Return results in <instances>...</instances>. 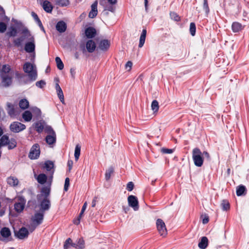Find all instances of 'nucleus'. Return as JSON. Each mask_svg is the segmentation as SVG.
Here are the masks:
<instances>
[{
  "label": "nucleus",
  "instance_id": "nucleus-62",
  "mask_svg": "<svg viewBox=\"0 0 249 249\" xmlns=\"http://www.w3.org/2000/svg\"><path fill=\"white\" fill-rule=\"evenodd\" d=\"M33 110L35 111L36 113L39 114L40 113V110L37 107L33 108Z\"/></svg>",
  "mask_w": 249,
  "mask_h": 249
},
{
  "label": "nucleus",
  "instance_id": "nucleus-29",
  "mask_svg": "<svg viewBox=\"0 0 249 249\" xmlns=\"http://www.w3.org/2000/svg\"><path fill=\"white\" fill-rule=\"evenodd\" d=\"M246 188L245 186L240 185L236 188V195L237 196H241L245 194Z\"/></svg>",
  "mask_w": 249,
  "mask_h": 249
},
{
  "label": "nucleus",
  "instance_id": "nucleus-7",
  "mask_svg": "<svg viewBox=\"0 0 249 249\" xmlns=\"http://www.w3.org/2000/svg\"><path fill=\"white\" fill-rule=\"evenodd\" d=\"M156 226L159 233L164 237L167 234V230L164 221L161 219H158L156 221Z\"/></svg>",
  "mask_w": 249,
  "mask_h": 249
},
{
  "label": "nucleus",
  "instance_id": "nucleus-34",
  "mask_svg": "<svg viewBox=\"0 0 249 249\" xmlns=\"http://www.w3.org/2000/svg\"><path fill=\"white\" fill-rule=\"evenodd\" d=\"M55 3L61 7L67 6L70 4L69 0H55Z\"/></svg>",
  "mask_w": 249,
  "mask_h": 249
},
{
  "label": "nucleus",
  "instance_id": "nucleus-5",
  "mask_svg": "<svg viewBox=\"0 0 249 249\" xmlns=\"http://www.w3.org/2000/svg\"><path fill=\"white\" fill-rule=\"evenodd\" d=\"M44 213L42 211H38L35 213L32 218V223L29 226V230L32 232L38 225L41 224L43 221Z\"/></svg>",
  "mask_w": 249,
  "mask_h": 249
},
{
  "label": "nucleus",
  "instance_id": "nucleus-19",
  "mask_svg": "<svg viewBox=\"0 0 249 249\" xmlns=\"http://www.w3.org/2000/svg\"><path fill=\"white\" fill-rule=\"evenodd\" d=\"M96 48V45L95 42L92 40H89L87 41L86 43V48L87 49V51L89 53H92L94 52Z\"/></svg>",
  "mask_w": 249,
  "mask_h": 249
},
{
  "label": "nucleus",
  "instance_id": "nucleus-20",
  "mask_svg": "<svg viewBox=\"0 0 249 249\" xmlns=\"http://www.w3.org/2000/svg\"><path fill=\"white\" fill-rule=\"evenodd\" d=\"M35 177L40 184H43L47 181V177L44 174H40L38 176L35 175Z\"/></svg>",
  "mask_w": 249,
  "mask_h": 249
},
{
  "label": "nucleus",
  "instance_id": "nucleus-46",
  "mask_svg": "<svg viewBox=\"0 0 249 249\" xmlns=\"http://www.w3.org/2000/svg\"><path fill=\"white\" fill-rule=\"evenodd\" d=\"M170 15L171 18L175 21H179L180 19V18L178 16V15L175 12H171L170 14Z\"/></svg>",
  "mask_w": 249,
  "mask_h": 249
},
{
  "label": "nucleus",
  "instance_id": "nucleus-1",
  "mask_svg": "<svg viewBox=\"0 0 249 249\" xmlns=\"http://www.w3.org/2000/svg\"><path fill=\"white\" fill-rule=\"evenodd\" d=\"M51 190V183L49 185L43 187L40 194L37 196L38 202L40 211L44 212L48 210L51 206V202L49 198V195Z\"/></svg>",
  "mask_w": 249,
  "mask_h": 249
},
{
  "label": "nucleus",
  "instance_id": "nucleus-35",
  "mask_svg": "<svg viewBox=\"0 0 249 249\" xmlns=\"http://www.w3.org/2000/svg\"><path fill=\"white\" fill-rule=\"evenodd\" d=\"M77 246L76 249H84L85 248V242L82 238H79L76 241Z\"/></svg>",
  "mask_w": 249,
  "mask_h": 249
},
{
  "label": "nucleus",
  "instance_id": "nucleus-47",
  "mask_svg": "<svg viewBox=\"0 0 249 249\" xmlns=\"http://www.w3.org/2000/svg\"><path fill=\"white\" fill-rule=\"evenodd\" d=\"M32 16L35 20L37 22L39 26H42V23L37 15L34 12L32 13Z\"/></svg>",
  "mask_w": 249,
  "mask_h": 249
},
{
  "label": "nucleus",
  "instance_id": "nucleus-57",
  "mask_svg": "<svg viewBox=\"0 0 249 249\" xmlns=\"http://www.w3.org/2000/svg\"><path fill=\"white\" fill-rule=\"evenodd\" d=\"M68 166L69 167V171H70L72 168V166H73V161L72 160H68Z\"/></svg>",
  "mask_w": 249,
  "mask_h": 249
},
{
  "label": "nucleus",
  "instance_id": "nucleus-3",
  "mask_svg": "<svg viewBox=\"0 0 249 249\" xmlns=\"http://www.w3.org/2000/svg\"><path fill=\"white\" fill-rule=\"evenodd\" d=\"M192 158L195 165L197 167L202 166L204 160H210L209 154L207 151L202 152L198 148H195L192 151Z\"/></svg>",
  "mask_w": 249,
  "mask_h": 249
},
{
  "label": "nucleus",
  "instance_id": "nucleus-50",
  "mask_svg": "<svg viewBox=\"0 0 249 249\" xmlns=\"http://www.w3.org/2000/svg\"><path fill=\"white\" fill-rule=\"evenodd\" d=\"M70 185V179L67 178L65 180V184L64 189L65 191H67Z\"/></svg>",
  "mask_w": 249,
  "mask_h": 249
},
{
  "label": "nucleus",
  "instance_id": "nucleus-56",
  "mask_svg": "<svg viewBox=\"0 0 249 249\" xmlns=\"http://www.w3.org/2000/svg\"><path fill=\"white\" fill-rule=\"evenodd\" d=\"M0 16L4 17L5 18L8 19L7 17L5 15V11L3 8L0 6Z\"/></svg>",
  "mask_w": 249,
  "mask_h": 249
},
{
  "label": "nucleus",
  "instance_id": "nucleus-44",
  "mask_svg": "<svg viewBox=\"0 0 249 249\" xmlns=\"http://www.w3.org/2000/svg\"><path fill=\"white\" fill-rule=\"evenodd\" d=\"M196 25L194 23L192 22L190 23V32L192 36H195L196 34Z\"/></svg>",
  "mask_w": 249,
  "mask_h": 249
},
{
  "label": "nucleus",
  "instance_id": "nucleus-8",
  "mask_svg": "<svg viewBox=\"0 0 249 249\" xmlns=\"http://www.w3.org/2000/svg\"><path fill=\"white\" fill-rule=\"evenodd\" d=\"M40 147L38 144L33 145L29 154V157L31 159H36L40 155Z\"/></svg>",
  "mask_w": 249,
  "mask_h": 249
},
{
  "label": "nucleus",
  "instance_id": "nucleus-53",
  "mask_svg": "<svg viewBox=\"0 0 249 249\" xmlns=\"http://www.w3.org/2000/svg\"><path fill=\"white\" fill-rule=\"evenodd\" d=\"M134 187V184L132 182H129L126 186V189L128 191H131Z\"/></svg>",
  "mask_w": 249,
  "mask_h": 249
},
{
  "label": "nucleus",
  "instance_id": "nucleus-28",
  "mask_svg": "<svg viewBox=\"0 0 249 249\" xmlns=\"http://www.w3.org/2000/svg\"><path fill=\"white\" fill-rule=\"evenodd\" d=\"M22 118L25 122H30L31 121L33 116L30 111L26 110L24 111L22 115Z\"/></svg>",
  "mask_w": 249,
  "mask_h": 249
},
{
  "label": "nucleus",
  "instance_id": "nucleus-54",
  "mask_svg": "<svg viewBox=\"0 0 249 249\" xmlns=\"http://www.w3.org/2000/svg\"><path fill=\"white\" fill-rule=\"evenodd\" d=\"M36 85L37 87L42 88L45 85V82L43 80H40L39 81H37Z\"/></svg>",
  "mask_w": 249,
  "mask_h": 249
},
{
  "label": "nucleus",
  "instance_id": "nucleus-33",
  "mask_svg": "<svg viewBox=\"0 0 249 249\" xmlns=\"http://www.w3.org/2000/svg\"><path fill=\"white\" fill-rule=\"evenodd\" d=\"M81 146L79 144H77L74 150V158L76 161H77L80 155Z\"/></svg>",
  "mask_w": 249,
  "mask_h": 249
},
{
  "label": "nucleus",
  "instance_id": "nucleus-31",
  "mask_svg": "<svg viewBox=\"0 0 249 249\" xmlns=\"http://www.w3.org/2000/svg\"><path fill=\"white\" fill-rule=\"evenodd\" d=\"M19 107L22 109H25L29 107V102L25 99H21L19 103Z\"/></svg>",
  "mask_w": 249,
  "mask_h": 249
},
{
  "label": "nucleus",
  "instance_id": "nucleus-37",
  "mask_svg": "<svg viewBox=\"0 0 249 249\" xmlns=\"http://www.w3.org/2000/svg\"><path fill=\"white\" fill-rule=\"evenodd\" d=\"M8 147L9 149H12L16 147L17 145V142L14 139H9V142L7 143Z\"/></svg>",
  "mask_w": 249,
  "mask_h": 249
},
{
  "label": "nucleus",
  "instance_id": "nucleus-48",
  "mask_svg": "<svg viewBox=\"0 0 249 249\" xmlns=\"http://www.w3.org/2000/svg\"><path fill=\"white\" fill-rule=\"evenodd\" d=\"M203 9L207 14H208L209 13V6H208V2H207V0H204Z\"/></svg>",
  "mask_w": 249,
  "mask_h": 249
},
{
  "label": "nucleus",
  "instance_id": "nucleus-13",
  "mask_svg": "<svg viewBox=\"0 0 249 249\" xmlns=\"http://www.w3.org/2000/svg\"><path fill=\"white\" fill-rule=\"evenodd\" d=\"M13 74L11 75H0L1 81L2 86L8 87L12 83V77Z\"/></svg>",
  "mask_w": 249,
  "mask_h": 249
},
{
  "label": "nucleus",
  "instance_id": "nucleus-55",
  "mask_svg": "<svg viewBox=\"0 0 249 249\" xmlns=\"http://www.w3.org/2000/svg\"><path fill=\"white\" fill-rule=\"evenodd\" d=\"M87 202H85V203L84 204V205L82 207V210L79 214V217H82L83 214L84 213L85 211L86 210V209L87 208Z\"/></svg>",
  "mask_w": 249,
  "mask_h": 249
},
{
  "label": "nucleus",
  "instance_id": "nucleus-12",
  "mask_svg": "<svg viewBox=\"0 0 249 249\" xmlns=\"http://www.w3.org/2000/svg\"><path fill=\"white\" fill-rule=\"evenodd\" d=\"M25 128L26 126L24 124L18 122H13L10 126L11 131L15 133L22 131L25 129Z\"/></svg>",
  "mask_w": 249,
  "mask_h": 249
},
{
  "label": "nucleus",
  "instance_id": "nucleus-27",
  "mask_svg": "<svg viewBox=\"0 0 249 249\" xmlns=\"http://www.w3.org/2000/svg\"><path fill=\"white\" fill-rule=\"evenodd\" d=\"M11 75L12 72L10 71V67L8 65H3L1 70L0 71V75Z\"/></svg>",
  "mask_w": 249,
  "mask_h": 249
},
{
  "label": "nucleus",
  "instance_id": "nucleus-6",
  "mask_svg": "<svg viewBox=\"0 0 249 249\" xmlns=\"http://www.w3.org/2000/svg\"><path fill=\"white\" fill-rule=\"evenodd\" d=\"M45 132L47 133L45 138L46 142L50 145L54 144L56 141V135L55 131L51 126L46 125Z\"/></svg>",
  "mask_w": 249,
  "mask_h": 249
},
{
  "label": "nucleus",
  "instance_id": "nucleus-49",
  "mask_svg": "<svg viewBox=\"0 0 249 249\" xmlns=\"http://www.w3.org/2000/svg\"><path fill=\"white\" fill-rule=\"evenodd\" d=\"M7 28V26L5 23L3 22H0V32L4 33Z\"/></svg>",
  "mask_w": 249,
  "mask_h": 249
},
{
  "label": "nucleus",
  "instance_id": "nucleus-61",
  "mask_svg": "<svg viewBox=\"0 0 249 249\" xmlns=\"http://www.w3.org/2000/svg\"><path fill=\"white\" fill-rule=\"evenodd\" d=\"M107 1L111 4H115L117 2V0H107Z\"/></svg>",
  "mask_w": 249,
  "mask_h": 249
},
{
  "label": "nucleus",
  "instance_id": "nucleus-51",
  "mask_svg": "<svg viewBox=\"0 0 249 249\" xmlns=\"http://www.w3.org/2000/svg\"><path fill=\"white\" fill-rule=\"evenodd\" d=\"M132 66V62L129 61L126 63V64L125 65V68L127 71H130L131 69Z\"/></svg>",
  "mask_w": 249,
  "mask_h": 249
},
{
  "label": "nucleus",
  "instance_id": "nucleus-14",
  "mask_svg": "<svg viewBox=\"0 0 249 249\" xmlns=\"http://www.w3.org/2000/svg\"><path fill=\"white\" fill-rule=\"evenodd\" d=\"M29 231L25 228H21L16 233V236L20 239H24L28 235Z\"/></svg>",
  "mask_w": 249,
  "mask_h": 249
},
{
  "label": "nucleus",
  "instance_id": "nucleus-10",
  "mask_svg": "<svg viewBox=\"0 0 249 249\" xmlns=\"http://www.w3.org/2000/svg\"><path fill=\"white\" fill-rule=\"evenodd\" d=\"M53 167L54 164L53 162L52 161L48 160L46 161L44 163V168L46 169L47 171L50 172L51 174V176L49 177L48 181L47 183L48 185H49L50 183H52L53 175L54 173Z\"/></svg>",
  "mask_w": 249,
  "mask_h": 249
},
{
  "label": "nucleus",
  "instance_id": "nucleus-42",
  "mask_svg": "<svg viewBox=\"0 0 249 249\" xmlns=\"http://www.w3.org/2000/svg\"><path fill=\"white\" fill-rule=\"evenodd\" d=\"M221 205L223 210L224 211H226L230 209V204L227 200H223Z\"/></svg>",
  "mask_w": 249,
  "mask_h": 249
},
{
  "label": "nucleus",
  "instance_id": "nucleus-45",
  "mask_svg": "<svg viewBox=\"0 0 249 249\" xmlns=\"http://www.w3.org/2000/svg\"><path fill=\"white\" fill-rule=\"evenodd\" d=\"M71 238L67 239L64 245V249H69L71 246Z\"/></svg>",
  "mask_w": 249,
  "mask_h": 249
},
{
  "label": "nucleus",
  "instance_id": "nucleus-18",
  "mask_svg": "<svg viewBox=\"0 0 249 249\" xmlns=\"http://www.w3.org/2000/svg\"><path fill=\"white\" fill-rule=\"evenodd\" d=\"M7 182L11 186L16 187L18 184L19 181L17 178L10 176L7 178Z\"/></svg>",
  "mask_w": 249,
  "mask_h": 249
},
{
  "label": "nucleus",
  "instance_id": "nucleus-52",
  "mask_svg": "<svg viewBox=\"0 0 249 249\" xmlns=\"http://www.w3.org/2000/svg\"><path fill=\"white\" fill-rule=\"evenodd\" d=\"M161 151L164 154H171L173 153V150L172 149L162 148Z\"/></svg>",
  "mask_w": 249,
  "mask_h": 249
},
{
  "label": "nucleus",
  "instance_id": "nucleus-17",
  "mask_svg": "<svg viewBox=\"0 0 249 249\" xmlns=\"http://www.w3.org/2000/svg\"><path fill=\"white\" fill-rule=\"evenodd\" d=\"M85 35L88 38L93 37L96 33V30L91 27H89L85 30Z\"/></svg>",
  "mask_w": 249,
  "mask_h": 249
},
{
  "label": "nucleus",
  "instance_id": "nucleus-40",
  "mask_svg": "<svg viewBox=\"0 0 249 249\" xmlns=\"http://www.w3.org/2000/svg\"><path fill=\"white\" fill-rule=\"evenodd\" d=\"M0 142L2 146L6 145L9 142L8 136L6 135L2 136L0 139Z\"/></svg>",
  "mask_w": 249,
  "mask_h": 249
},
{
  "label": "nucleus",
  "instance_id": "nucleus-26",
  "mask_svg": "<svg viewBox=\"0 0 249 249\" xmlns=\"http://www.w3.org/2000/svg\"><path fill=\"white\" fill-rule=\"evenodd\" d=\"M208 240L206 237H202L200 242L198 243V247L200 249H205L208 246Z\"/></svg>",
  "mask_w": 249,
  "mask_h": 249
},
{
  "label": "nucleus",
  "instance_id": "nucleus-39",
  "mask_svg": "<svg viewBox=\"0 0 249 249\" xmlns=\"http://www.w3.org/2000/svg\"><path fill=\"white\" fill-rule=\"evenodd\" d=\"M159 108V103L157 100H154L151 104V109L154 113L157 112Z\"/></svg>",
  "mask_w": 249,
  "mask_h": 249
},
{
  "label": "nucleus",
  "instance_id": "nucleus-43",
  "mask_svg": "<svg viewBox=\"0 0 249 249\" xmlns=\"http://www.w3.org/2000/svg\"><path fill=\"white\" fill-rule=\"evenodd\" d=\"M24 40V38L23 37H20L15 39L14 40V43L15 46L17 47H19L21 45L22 42Z\"/></svg>",
  "mask_w": 249,
  "mask_h": 249
},
{
  "label": "nucleus",
  "instance_id": "nucleus-4",
  "mask_svg": "<svg viewBox=\"0 0 249 249\" xmlns=\"http://www.w3.org/2000/svg\"><path fill=\"white\" fill-rule=\"evenodd\" d=\"M24 72L27 74L29 78L32 81L37 78V71L35 65L29 62L25 63L23 67Z\"/></svg>",
  "mask_w": 249,
  "mask_h": 249
},
{
  "label": "nucleus",
  "instance_id": "nucleus-15",
  "mask_svg": "<svg viewBox=\"0 0 249 249\" xmlns=\"http://www.w3.org/2000/svg\"><path fill=\"white\" fill-rule=\"evenodd\" d=\"M97 1H94V2L91 5V10L89 13V17L90 18H94L97 15Z\"/></svg>",
  "mask_w": 249,
  "mask_h": 249
},
{
  "label": "nucleus",
  "instance_id": "nucleus-2",
  "mask_svg": "<svg viewBox=\"0 0 249 249\" xmlns=\"http://www.w3.org/2000/svg\"><path fill=\"white\" fill-rule=\"evenodd\" d=\"M24 37L26 38L28 41L25 44L24 50L28 53H31L30 60L33 61L35 57V38L27 29L22 31Z\"/></svg>",
  "mask_w": 249,
  "mask_h": 249
},
{
  "label": "nucleus",
  "instance_id": "nucleus-60",
  "mask_svg": "<svg viewBox=\"0 0 249 249\" xmlns=\"http://www.w3.org/2000/svg\"><path fill=\"white\" fill-rule=\"evenodd\" d=\"M81 217L79 216L76 219L74 220L73 223L76 225H78L80 223Z\"/></svg>",
  "mask_w": 249,
  "mask_h": 249
},
{
  "label": "nucleus",
  "instance_id": "nucleus-64",
  "mask_svg": "<svg viewBox=\"0 0 249 249\" xmlns=\"http://www.w3.org/2000/svg\"><path fill=\"white\" fill-rule=\"evenodd\" d=\"M96 199L95 198H94L93 200H92V207H94L96 205Z\"/></svg>",
  "mask_w": 249,
  "mask_h": 249
},
{
  "label": "nucleus",
  "instance_id": "nucleus-22",
  "mask_svg": "<svg viewBox=\"0 0 249 249\" xmlns=\"http://www.w3.org/2000/svg\"><path fill=\"white\" fill-rule=\"evenodd\" d=\"M146 33L147 32L146 29H143L142 31V34L140 37V41L139 44V48H142L144 44L146 36Z\"/></svg>",
  "mask_w": 249,
  "mask_h": 249
},
{
  "label": "nucleus",
  "instance_id": "nucleus-23",
  "mask_svg": "<svg viewBox=\"0 0 249 249\" xmlns=\"http://www.w3.org/2000/svg\"><path fill=\"white\" fill-rule=\"evenodd\" d=\"M43 9L47 13H51L53 10V6L51 3L47 0H45L42 3Z\"/></svg>",
  "mask_w": 249,
  "mask_h": 249
},
{
  "label": "nucleus",
  "instance_id": "nucleus-21",
  "mask_svg": "<svg viewBox=\"0 0 249 249\" xmlns=\"http://www.w3.org/2000/svg\"><path fill=\"white\" fill-rule=\"evenodd\" d=\"M66 24L63 21H59L56 25V30L60 33H63L66 30Z\"/></svg>",
  "mask_w": 249,
  "mask_h": 249
},
{
  "label": "nucleus",
  "instance_id": "nucleus-59",
  "mask_svg": "<svg viewBox=\"0 0 249 249\" xmlns=\"http://www.w3.org/2000/svg\"><path fill=\"white\" fill-rule=\"evenodd\" d=\"M10 35L11 36H15L17 35V31L15 28H13L12 31L10 33Z\"/></svg>",
  "mask_w": 249,
  "mask_h": 249
},
{
  "label": "nucleus",
  "instance_id": "nucleus-38",
  "mask_svg": "<svg viewBox=\"0 0 249 249\" xmlns=\"http://www.w3.org/2000/svg\"><path fill=\"white\" fill-rule=\"evenodd\" d=\"M8 113L11 117H14L16 115L15 110L13 106L10 104H8Z\"/></svg>",
  "mask_w": 249,
  "mask_h": 249
},
{
  "label": "nucleus",
  "instance_id": "nucleus-9",
  "mask_svg": "<svg viewBox=\"0 0 249 249\" xmlns=\"http://www.w3.org/2000/svg\"><path fill=\"white\" fill-rule=\"evenodd\" d=\"M18 202L15 204L14 208L17 212L20 213L24 208L26 200L22 196H18Z\"/></svg>",
  "mask_w": 249,
  "mask_h": 249
},
{
  "label": "nucleus",
  "instance_id": "nucleus-41",
  "mask_svg": "<svg viewBox=\"0 0 249 249\" xmlns=\"http://www.w3.org/2000/svg\"><path fill=\"white\" fill-rule=\"evenodd\" d=\"M55 62L57 64V67L59 70H61L64 68V64L60 57H56L55 58Z\"/></svg>",
  "mask_w": 249,
  "mask_h": 249
},
{
  "label": "nucleus",
  "instance_id": "nucleus-11",
  "mask_svg": "<svg viewBox=\"0 0 249 249\" xmlns=\"http://www.w3.org/2000/svg\"><path fill=\"white\" fill-rule=\"evenodd\" d=\"M128 205L135 211H138L139 208V202L136 196L130 195L127 198Z\"/></svg>",
  "mask_w": 249,
  "mask_h": 249
},
{
  "label": "nucleus",
  "instance_id": "nucleus-58",
  "mask_svg": "<svg viewBox=\"0 0 249 249\" xmlns=\"http://www.w3.org/2000/svg\"><path fill=\"white\" fill-rule=\"evenodd\" d=\"M209 222V217L207 215H205L202 219V223L204 224H207Z\"/></svg>",
  "mask_w": 249,
  "mask_h": 249
},
{
  "label": "nucleus",
  "instance_id": "nucleus-30",
  "mask_svg": "<svg viewBox=\"0 0 249 249\" xmlns=\"http://www.w3.org/2000/svg\"><path fill=\"white\" fill-rule=\"evenodd\" d=\"M0 234L3 238H7L11 235V232L8 228L5 227L1 229Z\"/></svg>",
  "mask_w": 249,
  "mask_h": 249
},
{
  "label": "nucleus",
  "instance_id": "nucleus-63",
  "mask_svg": "<svg viewBox=\"0 0 249 249\" xmlns=\"http://www.w3.org/2000/svg\"><path fill=\"white\" fill-rule=\"evenodd\" d=\"M144 6L145 10L147 11L148 9V0H144Z\"/></svg>",
  "mask_w": 249,
  "mask_h": 249
},
{
  "label": "nucleus",
  "instance_id": "nucleus-16",
  "mask_svg": "<svg viewBox=\"0 0 249 249\" xmlns=\"http://www.w3.org/2000/svg\"><path fill=\"white\" fill-rule=\"evenodd\" d=\"M110 46V42L107 39L102 40L100 42L99 48L102 51H106Z\"/></svg>",
  "mask_w": 249,
  "mask_h": 249
},
{
  "label": "nucleus",
  "instance_id": "nucleus-25",
  "mask_svg": "<svg viewBox=\"0 0 249 249\" xmlns=\"http://www.w3.org/2000/svg\"><path fill=\"white\" fill-rule=\"evenodd\" d=\"M231 28L234 33H237L243 29V26L240 23L234 22L232 24Z\"/></svg>",
  "mask_w": 249,
  "mask_h": 249
},
{
  "label": "nucleus",
  "instance_id": "nucleus-32",
  "mask_svg": "<svg viewBox=\"0 0 249 249\" xmlns=\"http://www.w3.org/2000/svg\"><path fill=\"white\" fill-rule=\"evenodd\" d=\"M114 172V169L112 167H109L106 171L105 173V179L106 180H108L111 175Z\"/></svg>",
  "mask_w": 249,
  "mask_h": 249
},
{
  "label": "nucleus",
  "instance_id": "nucleus-24",
  "mask_svg": "<svg viewBox=\"0 0 249 249\" xmlns=\"http://www.w3.org/2000/svg\"><path fill=\"white\" fill-rule=\"evenodd\" d=\"M55 89L57 91V95L60 100L61 102L64 103V98L62 90L58 83L55 84Z\"/></svg>",
  "mask_w": 249,
  "mask_h": 249
},
{
  "label": "nucleus",
  "instance_id": "nucleus-36",
  "mask_svg": "<svg viewBox=\"0 0 249 249\" xmlns=\"http://www.w3.org/2000/svg\"><path fill=\"white\" fill-rule=\"evenodd\" d=\"M45 126L41 122H37L35 124V128L38 133L41 132L43 129L45 130Z\"/></svg>",
  "mask_w": 249,
  "mask_h": 249
}]
</instances>
